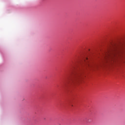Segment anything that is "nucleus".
Segmentation results:
<instances>
[{"mask_svg": "<svg viewBox=\"0 0 125 125\" xmlns=\"http://www.w3.org/2000/svg\"><path fill=\"white\" fill-rule=\"evenodd\" d=\"M83 72L81 70L76 71L72 75L71 78L68 79V83H76L80 82L81 79H82V75Z\"/></svg>", "mask_w": 125, "mask_h": 125, "instance_id": "1", "label": "nucleus"}, {"mask_svg": "<svg viewBox=\"0 0 125 125\" xmlns=\"http://www.w3.org/2000/svg\"><path fill=\"white\" fill-rule=\"evenodd\" d=\"M113 48L116 53L118 54V55H121L125 52V46L123 43L114 44Z\"/></svg>", "mask_w": 125, "mask_h": 125, "instance_id": "2", "label": "nucleus"}, {"mask_svg": "<svg viewBox=\"0 0 125 125\" xmlns=\"http://www.w3.org/2000/svg\"><path fill=\"white\" fill-rule=\"evenodd\" d=\"M82 63L83 64V66L84 67V68H87V67H92V64L89 63L88 60H87V58H85L83 59V61H82Z\"/></svg>", "mask_w": 125, "mask_h": 125, "instance_id": "3", "label": "nucleus"}, {"mask_svg": "<svg viewBox=\"0 0 125 125\" xmlns=\"http://www.w3.org/2000/svg\"><path fill=\"white\" fill-rule=\"evenodd\" d=\"M71 106L73 107V104H72Z\"/></svg>", "mask_w": 125, "mask_h": 125, "instance_id": "5", "label": "nucleus"}, {"mask_svg": "<svg viewBox=\"0 0 125 125\" xmlns=\"http://www.w3.org/2000/svg\"><path fill=\"white\" fill-rule=\"evenodd\" d=\"M105 61L106 62H108V61H109V57H108V56H106L105 57Z\"/></svg>", "mask_w": 125, "mask_h": 125, "instance_id": "4", "label": "nucleus"}]
</instances>
